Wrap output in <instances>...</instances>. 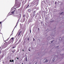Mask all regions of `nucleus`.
<instances>
[{
    "mask_svg": "<svg viewBox=\"0 0 64 64\" xmlns=\"http://www.w3.org/2000/svg\"><path fill=\"white\" fill-rule=\"evenodd\" d=\"M16 8H15L14 9H16Z\"/></svg>",
    "mask_w": 64,
    "mask_h": 64,
    "instance_id": "obj_31",
    "label": "nucleus"
},
{
    "mask_svg": "<svg viewBox=\"0 0 64 64\" xmlns=\"http://www.w3.org/2000/svg\"><path fill=\"white\" fill-rule=\"evenodd\" d=\"M22 64H23V63H22Z\"/></svg>",
    "mask_w": 64,
    "mask_h": 64,
    "instance_id": "obj_32",
    "label": "nucleus"
},
{
    "mask_svg": "<svg viewBox=\"0 0 64 64\" xmlns=\"http://www.w3.org/2000/svg\"><path fill=\"white\" fill-rule=\"evenodd\" d=\"M19 42H21V41H19Z\"/></svg>",
    "mask_w": 64,
    "mask_h": 64,
    "instance_id": "obj_30",
    "label": "nucleus"
},
{
    "mask_svg": "<svg viewBox=\"0 0 64 64\" xmlns=\"http://www.w3.org/2000/svg\"><path fill=\"white\" fill-rule=\"evenodd\" d=\"M19 31H20V30H19Z\"/></svg>",
    "mask_w": 64,
    "mask_h": 64,
    "instance_id": "obj_34",
    "label": "nucleus"
},
{
    "mask_svg": "<svg viewBox=\"0 0 64 64\" xmlns=\"http://www.w3.org/2000/svg\"><path fill=\"white\" fill-rule=\"evenodd\" d=\"M36 12V11L34 10L33 12V15L34 17L35 16V13Z\"/></svg>",
    "mask_w": 64,
    "mask_h": 64,
    "instance_id": "obj_3",
    "label": "nucleus"
},
{
    "mask_svg": "<svg viewBox=\"0 0 64 64\" xmlns=\"http://www.w3.org/2000/svg\"><path fill=\"white\" fill-rule=\"evenodd\" d=\"M10 41H11V42H13V41H14V38L13 37L10 40Z\"/></svg>",
    "mask_w": 64,
    "mask_h": 64,
    "instance_id": "obj_2",
    "label": "nucleus"
},
{
    "mask_svg": "<svg viewBox=\"0 0 64 64\" xmlns=\"http://www.w3.org/2000/svg\"><path fill=\"white\" fill-rule=\"evenodd\" d=\"M35 40V39L34 38V41Z\"/></svg>",
    "mask_w": 64,
    "mask_h": 64,
    "instance_id": "obj_22",
    "label": "nucleus"
},
{
    "mask_svg": "<svg viewBox=\"0 0 64 64\" xmlns=\"http://www.w3.org/2000/svg\"><path fill=\"white\" fill-rule=\"evenodd\" d=\"M29 51H30V50H29Z\"/></svg>",
    "mask_w": 64,
    "mask_h": 64,
    "instance_id": "obj_27",
    "label": "nucleus"
},
{
    "mask_svg": "<svg viewBox=\"0 0 64 64\" xmlns=\"http://www.w3.org/2000/svg\"><path fill=\"white\" fill-rule=\"evenodd\" d=\"M12 52H13V53H14V51H12Z\"/></svg>",
    "mask_w": 64,
    "mask_h": 64,
    "instance_id": "obj_25",
    "label": "nucleus"
},
{
    "mask_svg": "<svg viewBox=\"0 0 64 64\" xmlns=\"http://www.w3.org/2000/svg\"><path fill=\"white\" fill-rule=\"evenodd\" d=\"M30 33H31V30H30Z\"/></svg>",
    "mask_w": 64,
    "mask_h": 64,
    "instance_id": "obj_16",
    "label": "nucleus"
},
{
    "mask_svg": "<svg viewBox=\"0 0 64 64\" xmlns=\"http://www.w3.org/2000/svg\"><path fill=\"white\" fill-rule=\"evenodd\" d=\"M48 62V60L46 59H44L43 60V62L45 63V62Z\"/></svg>",
    "mask_w": 64,
    "mask_h": 64,
    "instance_id": "obj_1",
    "label": "nucleus"
},
{
    "mask_svg": "<svg viewBox=\"0 0 64 64\" xmlns=\"http://www.w3.org/2000/svg\"><path fill=\"white\" fill-rule=\"evenodd\" d=\"M18 22H17L16 24V26L14 28H15L16 27H17V25H18Z\"/></svg>",
    "mask_w": 64,
    "mask_h": 64,
    "instance_id": "obj_4",
    "label": "nucleus"
},
{
    "mask_svg": "<svg viewBox=\"0 0 64 64\" xmlns=\"http://www.w3.org/2000/svg\"><path fill=\"white\" fill-rule=\"evenodd\" d=\"M24 17H25V15H24Z\"/></svg>",
    "mask_w": 64,
    "mask_h": 64,
    "instance_id": "obj_21",
    "label": "nucleus"
},
{
    "mask_svg": "<svg viewBox=\"0 0 64 64\" xmlns=\"http://www.w3.org/2000/svg\"><path fill=\"white\" fill-rule=\"evenodd\" d=\"M1 23H2V22H0V24H1Z\"/></svg>",
    "mask_w": 64,
    "mask_h": 64,
    "instance_id": "obj_20",
    "label": "nucleus"
},
{
    "mask_svg": "<svg viewBox=\"0 0 64 64\" xmlns=\"http://www.w3.org/2000/svg\"><path fill=\"white\" fill-rule=\"evenodd\" d=\"M14 48H15V47H14H14H12V49H14Z\"/></svg>",
    "mask_w": 64,
    "mask_h": 64,
    "instance_id": "obj_17",
    "label": "nucleus"
},
{
    "mask_svg": "<svg viewBox=\"0 0 64 64\" xmlns=\"http://www.w3.org/2000/svg\"><path fill=\"white\" fill-rule=\"evenodd\" d=\"M15 10H14V11H12V13H11L12 14H14V12H15Z\"/></svg>",
    "mask_w": 64,
    "mask_h": 64,
    "instance_id": "obj_6",
    "label": "nucleus"
},
{
    "mask_svg": "<svg viewBox=\"0 0 64 64\" xmlns=\"http://www.w3.org/2000/svg\"><path fill=\"white\" fill-rule=\"evenodd\" d=\"M29 6V5H28V6L27 7H28V6Z\"/></svg>",
    "mask_w": 64,
    "mask_h": 64,
    "instance_id": "obj_28",
    "label": "nucleus"
},
{
    "mask_svg": "<svg viewBox=\"0 0 64 64\" xmlns=\"http://www.w3.org/2000/svg\"><path fill=\"white\" fill-rule=\"evenodd\" d=\"M28 12L29 13H30V12H31V9H29L28 10Z\"/></svg>",
    "mask_w": 64,
    "mask_h": 64,
    "instance_id": "obj_5",
    "label": "nucleus"
},
{
    "mask_svg": "<svg viewBox=\"0 0 64 64\" xmlns=\"http://www.w3.org/2000/svg\"><path fill=\"white\" fill-rule=\"evenodd\" d=\"M54 4H56V2H55L54 3Z\"/></svg>",
    "mask_w": 64,
    "mask_h": 64,
    "instance_id": "obj_19",
    "label": "nucleus"
},
{
    "mask_svg": "<svg viewBox=\"0 0 64 64\" xmlns=\"http://www.w3.org/2000/svg\"><path fill=\"white\" fill-rule=\"evenodd\" d=\"M20 17H21V15H20Z\"/></svg>",
    "mask_w": 64,
    "mask_h": 64,
    "instance_id": "obj_33",
    "label": "nucleus"
},
{
    "mask_svg": "<svg viewBox=\"0 0 64 64\" xmlns=\"http://www.w3.org/2000/svg\"><path fill=\"white\" fill-rule=\"evenodd\" d=\"M16 60V61L17 60Z\"/></svg>",
    "mask_w": 64,
    "mask_h": 64,
    "instance_id": "obj_35",
    "label": "nucleus"
},
{
    "mask_svg": "<svg viewBox=\"0 0 64 64\" xmlns=\"http://www.w3.org/2000/svg\"><path fill=\"white\" fill-rule=\"evenodd\" d=\"M12 60V62H14V60Z\"/></svg>",
    "mask_w": 64,
    "mask_h": 64,
    "instance_id": "obj_12",
    "label": "nucleus"
},
{
    "mask_svg": "<svg viewBox=\"0 0 64 64\" xmlns=\"http://www.w3.org/2000/svg\"><path fill=\"white\" fill-rule=\"evenodd\" d=\"M55 58H53V59H52V61H54L55 60Z\"/></svg>",
    "mask_w": 64,
    "mask_h": 64,
    "instance_id": "obj_8",
    "label": "nucleus"
},
{
    "mask_svg": "<svg viewBox=\"0 0 64 64\" xmlns=\"http://www.w3.org/2000/svg\"><path fill=\"white\" fill-rule=\"evenodd\" d=\"M24 50H22L23 51H24Z\"/></svg>",
    "mask_w": 64,
    "mask_h": 64,
    "instance_id": "obj_24",
    "label": "nucleus"
},
{
    "mask_svg": "<svg viewBox=\"0 0 64 64\" xmlns=\"http://www.w3.org/2000/svg\"><path fill=\"white\" fill-rule=\"evenodd\" d=\"M20 33L19 32L18 33V37H19V36H20Z\"/></svg>",
    "mask_w": 64,
    "mask_h": 64,
    "instance_id": "obj_9",
    "label": "nucleus"
},
{
    "mask_svg": "<svg viewBox=\"0 0 64 64\" xmlns=\"http://www.w3.org/2000/svg\"><path fill=\"white\" fill-rule=\"evenodd\" d=\"M17 59H18V60H19V58H17Z\"/></svg>",
    "mask_w": 64,
    "mask_h": 64,
    "instance_id": "obj_18",
    "label": "nucleus"
},
{
    "mask_svg": "<svg viewBox=\"0 0 64 64\" xmlns=\"http://www.w3.org/2000/svg\"><path fill=\"white\" fill-rule=\"evenodd\" d=\"M37 62H36L35 63V64H37Z\"/></svg>",
    "mask_w": 64,
    "mask_h": 64,
    "instance_id": "obj_23",
    "label": "nucleus"
},
{
    "mask_svg": "<svg viewBox=\"0 0 64 64\" xmlns=\"http://www.w3.org/2000/svg\"><path fill=\"white\" fill-rule=\"evenodd\" d=\"M28 41H29V38H28Z\"/></svg>",
    "mask_w": 64,
    "mask_h": 64,
    "instance_id": "obj_15",
    "label": "nucleus"
},
{
    "mask_svg": "<svg viewBox=\"0 0 64 64\" xmlns=\"http://www.w3.org/2000/svg\"><path fill=\"white\" fill-rule=\"evenodd\" d=\"M10 62H12V61H11V60H10Z\"/></svg>",
    "mask_w": 64,
    "mask_h": 64,
    "instance_id": "obj_13",
    "label": "nucleus"
},
{
    "mask_svg": "<svg viewBox=\"0 0 64 64\" xmlns=\"http://www.w3.org/2000/svg\"><path fill=\"white\" fill-rule=\"evenodd\" d=\"M26 61H27V59H26Z\"/></svg>",
    "mask_w": 64,
    "mask_h": 64,
    "instance_id": "obj_26",
    "label": "nucleus"
},
{
    "mask_svg": "<svg viewBox=\"0 0 64 64\" xmlns=\"http://www.w3.org/2000/svg\"><path fill=\"white\" fill-rule=\"evenodd\" d=\"M63 13H64V12H62L60 13V14H63Z\"/></svg>",
    "mask_w": 64,
    "mask_h": 64,
    "instance_id": "obj_10",
    "label": "nucleus"
},
{
    "mask_svg": "<svg viewBox=\"0 0 64 64\" xmlns=\"http://www.w3.org/2000/svg\"><path fill=\"white\" fill-rule=\"evenodd\" d=\"M53 41H54V40H52V41L51 42H50V43L51 42V43H53Z\"/></svg>",
    "mask_w": 64,
    "mask_h": 64,
    "instance_id": "obj_7",
    "label": "nucleus"
},
{
    "mask_svg": "<svg viewBox=\"0 0 64 64\" xmlns=\"http://www.w3.org/2000/svg\"><path fill=\"white\" fill-rule=\"evenodd\" d=\"M38 30L39 31V28H38Z\"/></svg>",
    "mask_w": 64,
    "mask_h": 64,
    "instance_id": "obj_29",
    "label": "nucleus"
},
{
    "mask_svg": "<svg viewBox=\"0 0 64 64\" xmlns=\"http://www.w3.org/2000/svg\"><path fill=\"white\" fill-rule=\"evenodd\" d=\"M22 31H20L19 33L20 34L21 33H22Z\"/></svg>",
    "mask_w": 64,
    "mask_h": 64,
    "instance_id": "obj_14",
    "label": "nucleus"
},
{
    "mask_svg": "<svg viewBox=\"0 0 64 64\" xmlns=\"http://www.w3.org/2000/svg\"><path fill=\"white\" fill-rule=\"evenodd\" d=\"M58 47H59V46H58L57 47H56V48H58Z\"/></svg>",
    "mask_w": 64,
    "mask_h": 64,
    "instance_id": "obj_11",
    "label": "nucleus"
}]
</instances>
